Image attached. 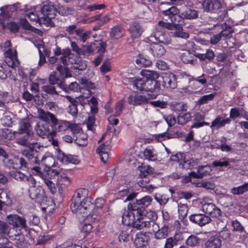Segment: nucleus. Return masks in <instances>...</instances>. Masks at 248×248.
<instances>
[{
	"label": "nucleus",
	"instance_id": "obj_14",
	"mask_svg": "<svg viewBox=\"0 0 248 248\" xmlns=\"http://www.w3.org/2000/svg\"><path fill=\"white\" fill-rule=\"evenodd\" d=\"M149 96H146L137 92H134L130 94L128 98V103L133 106H140L149 103Z\"/></svg>",
	"mask_w": 248,
	"mask_h": 248
},
{
	"label": "nucleus",
	"instance_id": "obj_38",
	"mask_svg": "<svg viewBox=\"0 0 248 248\" xmlns=\"http://www.w3.org/2000/svg\"><path fill=\"white\" fill-rule=\"evenodd\" d=\"M134 232V230L131 228L121 231L119 235V241L126 242L130 240H133Z\"/></svg>",
	"mask_w": 248,
	"mask_h": 248
},
{
	"label": "nucleus",
	"instance_id": "obj_10",
	"mask_svg": "<svg viewBox=\"0 0 248 248\" xmlns=\"http://www.w3.org/2000/svg\"><path fill=\"white\" fill-rule=\"evenodd\" d=\"M9 175L16 181L27 183L28 185H33L35 179L31 174L25 175L20 171L12 170L9 172Z\"/></svg>",
	"mask_w": 248,
	"mask_h": 248
},
{
	"label": "nucleus",
	"instance_id": "obj_52",
	"mask_svg": "<svg viewBox=\"0 0 248 248\" xmlns=\"http://www.w3.org/2000/svg\"><path fill=\"white\" fill-rule=\"evenodd\" d=\"M171 108L175 112H180L187 111V106L183 102L172 103L170 105Z\"/></svg>",
	"mask_w": 248,
	"mask_h": 248
},
{
	"label": "nucleus",
	"instance_id": "obj_9",
	"mask_svg": "<svg viewBox=\"0 0 248 248\" xmlns=\"http://www.w3.org/2000/svg\"><path fill=\"white\" fill-rule=\"evenodd\" d=\"M170 159L171 161L178 162L179 168L182 169L191 170L195 166V161L192 158L186 159V155L183 153H178L174 155H172Z\"/></svg>",
	"mask_w": 248,
	"mask_h": 248
},
{
	"label": "nucleus",
	"instance_id": "obj_39",
	"mask_svg": "<svg viewBox=\"0 0 248 248\" xmlns=\"http://www.w3.org/2000/svg\"><path fill=\"white\" fill-rule=\"evenodd\" d=\"M142 78H136L132 80V84L138 90L145 91L146 87V78L142 76Z\"/></svg>",
	"mask_w": 248,
	"mask_h": 248
},
{
	"label": "nucleus",
	"instance_id": "obj_5",
	"mask_svg": "<svg viewBox=\"0 0 248 248\" xmlns=\"http://www.w3.org/2000/svg\"><path fill=\"white\" fill-rule=\"evenodd\" d=\"M94 206L93 200L88 197L81 201L80 203L70 205L72 212L77 216L86 217L90 215Z\"/></svg>",
	"mask_w": 248,
	"mask_h": 248
},
{
	"label": "nucleus",
	"instance_id": "obj_50",
	"mask_svg": "<svg viewBox=\"0 0 248 248\" xmlns=\"http://www.w3.org/2000/svg\"><path fill=\"white\" fill-rule=\"evenodd\" d=\"M9 230V227L7 223L3 221L0 220V235L1 237H4L3 239L5 240V243L8 241L6 236H9L11 234Z\"/></svg>",
	"mask_w": 248,
	"mask_h": 248
},
{
	"label": "nucleus",
	"instance_id": "obj_26",
	"mask_svg": "<svg viewBox=\"0 0 248 248\" xmlns=\"http://www.w3.org/2000/svg\"><path fill=\"white\" fill-rule=\"evenodd\" d=\"M148 50L154 57L159 58L166 53L165 48L159 44L153 43L148 47Z\"/></svg>",
	"mask_w": 248,
	"mask_h": 248
},
{
	"label": "nucleus",
	"instance_id": "obj_16",
	"mask_svg": "<svg viewBox=\"0 0 248 248\" xmlns=\"http://www.w3.org/2000/svg\"><path fill=\"white\" fill-rule=\"evenodd\" d=\"M152 231L154 233L155 238L160 240L167 237L169 233V226L164 224L159 228L158 225L154 221V224H152Z\"/></svg>",
	"mask_w": 248,
	"mask_h": 248
},
{
	"label": "nucleus",
	"instance_id": "obj_6",
	"mask_svg": "<svg viewBox=\"0 0 248 248\" xmlns=\"http://www.w3.org/2000/svg\"><path fill=\"white\" fill-rule=\"evenodd\" d=\"M180 13L179 9L175 6H172L167 10L162 11L164 16L167 17L164 18L166 20H170L171 23L173 24V27L176 26V25L183 26L184 24V18L182 16V13Z\"/></svg>",
	"mask_w": 248,
	"mask_h": 248
},
{
	"label": "nucleus",
	"instance_id": "obj_57",
	"mask_svg": "<svg viewBox=\"0 0 248 248\" xmlns=\"http://www.w3.org/2000/svg\"><path fill=\"white\" fill-rule=\"evenodd\" d=\"M186 243L189 247L198 246L201 243V239L196 235H191L187 238Z\"/></svg>",
	"mask_w": 248,
	"mask_h": 248
},
{
	"label": "nucleus",
	"instance_id": "obj_19",
	"mask_svg": "<svg viewBox=\"0 0 248 248\" xmlns=\"http://www.w3.org/2000/svg\"><path fill=\"white\" fill-rule=\"evenodd\" d=\"M149 236L146 233L140 232L136 234L134 245L137 248L146 247L148 245Z\"/></svg>",
	"mask_w": 248,
	"mask_h": 248
},
{
	"label": "nucleus",
	"instance_id": "obj_34",
	"mask_svg": "<svg viewBox=\"0 0 248 248\" xmlns=\"http://www.w3.org/2000/svg\"><path fill=\"white\" fill-rule=\"evenodd\" d=\"M173 30L174 31L171 32L172 37L181 38L183 39H187L189 37V33L184 31L182 26L176 25V26L173 27Z\"/></svg>",
	"mask_w": 248,
	"mask_h": 248
},
{
	"label": "nucleus",
	"instance_id": "obj_48",
	"mask_svg": "<svg viewBox=\"0 0 248 248\" xmlns=\"http://www.w3.org/2000/svg\"><path fill=\"white\" fill-rule=\"evenodd\" d=\"M9 237L13 241V244L18 248L23 247L24 244V237L23 234L17 233L14 235H10Z\"/></svg>",
	"mask_w": 248,
	"mask_h": 248
},
{
	"label": "nucleus",
	"instance_id": "obj_49",
	"mask_svg": "<svg viewBox=\"0 0 248 248\" xmlns=\"http://www.w3.org/2000/svg\"><path fill=\"white\" fill-rule=\"evenodd\" d=\"M143 155L146 159L150 161H155L156 159L157 155L153 147L149 146L143 151Z\"/></svg>",
	"mask_w": 248,
	"mask_h": 248
},
{
	"label": "nucleus",
	"instance_id": "obj_64",
	"mask_svg": "<svg viewBox=\"0 0 248 248\" xmlns=\"http://www.w3.org/2000/svg\"><path fill=\"white\" fill-rule=\"evenodd\" d=\"M244 109L238 108H232L230 109V118L234 120L237 118H241L242 116V112Z\"/></svg>",
	"mask_w": 248,
	"mask_h": 248
},
{
	"label": "nucleus",
	"instance_id": "obj_23",
	"mask_svg": "<svg viewBox=\"0 0 248 248\" xmlns=\"http://www.w3.org/2000/svg\"><path fill=\"white\" fill-rule=\"evenodd\" d=\"M118 196L124 200V202L131 201L136 198L138 193L133 191L132 187H127L125 189H123L118 192Z\"/></svg>",
	"mask_w": 248,
	"mask_h": 248
},
{
	"label": "nucleus",
	"instance_id": "obj_36",
	"mask_svg": "<svg viewBox=\"0 0 248 248\" xmlns=\"http://www.w3.org/2000/svg\"><path fill=\"white\" fill-rule=\"evenodd\" d=\"M211 170V167L209 165L199 166L197 172H193V177L196 178H202L204 176L210 175Z\"/></svg>",
	"mask_w": 248,
	"mask_h": 248
},
{
	"label": "nucleus",
	"instance_id": "obj_33",
	"mask_svg": "<svg viewBox=\"0 0 248 248\" xmlns=\"http://www.w3.org/2000/svg\"><path fill=\"white\" fill-rule=\"evenodd\" d=\"M124 33V28L121 24L116 25L113 26L109 32L110 38L118 39L122 37Z\"/></svg>",
	"mask_w": 248,
	"mask_h": 248
},
{
	"label": "nucleus",
	"instance_id": "obj_12",
	"mask_svg": "<svg viewBox=\"0 0 248 248\" xmlns=\"http://www.w3.org/2000/svg\"><path fill=\"white\" fill-rule=\"evenodd\" d=\"M6 221L15 228L26 229L27 225L25 218L16 214H11L7 216Z\"/></svg>",
	"mask_w": 248,
	"mask_h": 248
},
{
	"label": "nucleus",
	"instance_id": "obj_31",
	"mask_svg": "<svg viewBox=\"0 0 248 248\" xmlns=\"http://www.w3.org/2000/svg\"><path fill=\"white\" fill-rule=\"evenodd\" d=\"M235 159L232 158H228L226 157H222L219 160H215L212 163V166L213 167H225L230 168L231 163H234Z\"/></svg>",
	"mask_w": 248,
	"mask_h": 248
},
{
	"label": "nucleus",
	"instance_id": "obj_18",
	"mask_svg": "<svg viewBox=\"0 0 248 248\" xmlns=\"http://www.w3.org/2000/svg\"><path fill=\"white\" fill-rule=\"evenodd\" d=\"M89 190L87 188H81L78 189L71 199L70 205L80 203L81 201L88 198Z\"/></svg>",
	"mask_w": 248,
	"mask_h": 248
},
{
	"label": "nucleus",
	"instance_id": "obj_28",
	"mask_svg": "<svg viewBox=\"0 0 248 248\" xmlns=\"http://www.w3.org/2000/svg\"><path fill=\"white\" fill-rule=\"evenodd\" d=\"M58 158L62 163L66 164L69 163L78 164L79 163V160L78 159L77 156L71 155H65L62 151L59 152Z\"/></svg>",
	"mask_w": 248,
	"mask_h": 248
},
{
	"label": "nucleus",
	"instance_id": "obj_61",
	"mask_svg": "<svg viewBox=\"0 0 248 248\" xmlns=\"http://www.w3.org/2000/svg\"><path fill=\"white\" fill-rule=\"evenodd\" d=\"M64 30L65 32L69 35H73L74 34L77 35V33L79 34L80 32L79 31V28H78L76 24L70 25L65 27L64 28Z\"/></svg>",
	"mask_w": 248,
	"mask_h": 248
},
{
	"label": "nucleus",
	"instance_id": "obj_2",
	"mask_svg": "<svg viewBox=\"0 0 248 248\" xmlns=\"http://www.w3.org/2000/svg\"><path fill=\"white\" fill-rule=\"evenodd\" d=\"M140 74L146 78L145 92H149V99H155L160 93V83L158 80L159 74L154 71L147 70H141Z\"/></svg>",
	"mask_w": 248,
	"mask_h": 248
},
{
	"label": "nucleus",
	"instance_id": "obj_3",
	"mask_svg": "<svg viewBox=\"0 0 248 248\" xmlns=\"http://www.w3.org/2000/svg\"><path fill=\"white\" fill-rule=\"evenodd\" d=\"M122 222L124 224L136 228L137 230H141L144 228H150L154 221L150 220L145 216H140L132 214L124 215L122 216Z\"/></svg>",
	"mask_w": 248,
	"mask_h": 248
},
{
	"label": "nucleus",
	"instance_id": "obj_45",
	"mask_svg": "<svg viewBox=\"0 0 248 248\" xmlns=\"http://www.w3.org/2000/svg\"><path fill=\"white\" fill-rule=\"evenodd\" d=\"M32 133L31 132H27L24 136L17 139V143L22 146H25L30 148L31 144H38L36 142L31 143L30 140H31Z\"/></svg>",
	"mask_w": 248,
	"mask_h": 248
},
{
	"label": "nucleus",
	"instance_id": "obj_17",
	"mask_svg": "<svg viewBox=\"0 0 248 248\" xmlns=\"http://www.w3.org/2000/svg\"><path fill=\"white\" fill-rule=\"evenodd\" d=\"M162 78L164 87L174 89L177 87L176 76L172 73H165Z\"/></svg>",
	"mask_w": 248,
	"mask_h": 248
},
{
	"label": "nucleus",
	"instance_id": "obj_53",
	"mask_svg": "<svg viewBox=\"0 0 248 248\" xmlns=\"http://www.w3.org/2000/svg\"><path fill=\"white\" fill-rule=\"evenodd\" d=\"M79 82L82 86V88L87 90L89 92V94L92 93L90 90L94 89L95 86L94 84L89 79L86 78H82L80 79Z\"/></svg>",
	"mask_w": 248,
	"mask_h": 248
},
{
	"label": "nucleus",
	"instance_id": "obj_43",
	"mask_svg": "<svg viewBox=\"0 0 248 248\" xmlns=\"http://www.w3.org/2000/svg\"><path fill=\"white\" fill-rule=\"evenodd\" d=\"M195 56V55L190 51H185L181 54L180 58L184 63L194 64L196 60Z\"/></svg>",
	"mask_w": 248,
	"mask_h": 248
},
{
	"label": "nucleus",
	"instance_id": "obj_7",
	"mask_svg": "<svg viewBox=\"0 0 248 248\" xmlns=\"http://www.w3.org/2000/svg\"><path fill=\"white\" fill-rule=\"evenodd\" d=\"M36 181L33 185H29V196L36 203H41L46 201L47 197L44 188L40 186H36Z\"/></svg>",
	"mask_w": 248,
	"mask_h": 248
},
{
	"label": "nucleus",
	"instance_id": "obj_41",
	"mask_svg": "<svg viewBox=\"0 0 248 248\" xmlns=\"http://www.w3.org/2000/svg\"><path fill=\"white\" fill-rule=\"evenodd\" d=\"M87 68V64L84 61L81 60L78 61L75 64L71 66L72 71L76 75H81L82 72L85 70Z\"/></svg>",
	"mask_w": 248,
	"mask_h": 248
},
{
	"label": "nucleus",
	"instance_id": "obj_62",
	"mask_svg": "<svg viewBox=\"0 0 248 248\" xmlns=\"http://www.w3.org/2000/svg\"><path fill=\"white\" fill-rule=\"evenodd\" d=\"M153 137L157 141L161 142L163 140L172 138L173 135L169 132H165L158 134H155Z\"/></svg>",
	"mask_w": 248,
	"mask_h": 248
},
{
	"label": "nucleus",
	"instance_id": "obj_4",
	"mask_svg": "<svg viewBox=\"0 0 248 248\" xmlns=\"http://www.w3.org/2000/svg\"><path fill=\"white\" fill-rule=\"evenodd\" d=\"M205 77L207 76L202 74L201 76L198 78H194L192 76L186 74V72H182L176 76L177 85L181 87L187 86L189 84L190 87H192L194 89H196L195 84L200 83L202 85H204L206 84L207 79Z\"/></svg>",
	"mask_w": 248,
	"mask_h": 248
},
{
	"label": "nucleus",
	"instance_id": "obj_44",
	"mask_svg": "<svg viewBox=\"0 0 248 248\" xmlns=\"http://www.w3.org/2000/svg\"><path fill=\"white\" fill-rule=\"evenodd\" d=\"M196 57L200 61L211 62L214 59L215 55L212 49H208L206 50L205 53H198Z\"/></svg>",
	"mask_w": 248,
	"mask_h": 248
},
{
	"label": "nucleus",
	"instance_id": "obj_59",
	"mask_svg": "<svg viewBox=\"0 0 248 248\" xmlns=\"http://www.w3.org/2000/svg\"><path fill=\"white\" fill-rule=\"evenodd\" d=\"M221 27L222 29L220 33L221 36L226 37L232 36V34L233 32V30L231 26L228 25L226 23H224L223 24H221Z\"/></svg>",
	"mask_w": 248,
	"mask_h": 248
},
{
	"label": "nucleus",
	"instance_id": "obj_40",
	"mask_svg": "<svg viewBox=\"0 0 248 248\" xmlns=\"http://www.w3.org/2000/svg\"><path fill=\"white\" fill-rule=\"evenodd\" d=\"M221 241L217 236L210 237L205 243V248H221Z\"/></svg>",
	"mask_w": 248,
	"mask_h": 248
},
{
	"label": "nucleus",
	"instance_id": "obj_54",
	"mask_svg": "<svg viewBox=\"0 0 248 248\" xmlns=\"http://www.w3.org/2000/svg\"><path fill=\"white\" fill-rule=\"evenodd\" d=\"M31 127L30 123L27 121H23L19 123V128L16 132L15 133L19 134H22L24 133H27V132H31L29 128Z\"/></svg>",
	"mask_w": 248,
	"mask_h": 248
},
{
	"label": "nucleus",
	"instance_id": "obj_51",
	"mask_svg": "<svg viewBox=\"0 0 248 248\" xmlns=\"http://www.w3.org/2000/svg\"><path fill=\"white\" fill-rule=\"evenodd\" d=\"M48 81L50 85L57 84L60 88L62 89V87L60 83L64 85V82L62 80V78H61L59 75L56 72L50 75Z\"/></svg>",
	"mask_w": 248,
	"mask_h": 248
},
{
	"label": "nucleus",
	"instance_id": "obj_20",
	"mask_svg": "<svg viewBox=\"0 0 248 248\" xmlns=\"http://www.w3.org/2000/svg\"><path fill=\"white\" fill-rule=\"evenodd\" d=\"M147 213L146 209L142 208V206L138 202V200L133 202H129L128 204V212L126 214L134 213L135 215L145 216Z\"/></svg>",
	"mask_w": 248,
	"mask_h": 248
},
{
	"label": "nucleus",
	"instance_id": "obj_47",
	"mask_svg": "<svg viewBox=\"0 0 248 248\" xmlns=\"http://www.w3.org/2000/svg\"><path fill=\"white\" fill-rule=\"evenodd\" d=\"M136 62L140 67H149L152 64V61L148 57L141 54L138 55Z\"/></svg>",
	"mask_w": 248,
	"mask_h": 248
},
{
	"label": "nucleus",
	"instance_id": "obj_60",
	"mask_svg": "<svg viewBox=\"0 0 248 248\" xmlns=\"http://www.w3.org/2000/svg\"><path fill=\"white\" fill-rule=\"evenodd\" d=\"M79 33L77 34L78 39L82 43H85L89 38L91 34V31H84L83 29L79 28Z\"/></svg>",
	"mask_w": 248,
	"mask_h": 248
},
{
	"label": "nucleus",
	"instance_id": "obj_63",
	"mask_svg": "<svg viewBox=\"0 0 248 248\" xmlns=\"http://www.w3.org/2000/svg\"><path fill=\"white\" fill-rule=\"evenodd\" d=\"M75 141L79 146H85L87 144L88 136L86 134L83 133V131L77 135L76 137Z\"/></svg>",
	"mask_w": 248,
	"mask_h": 248
},
{
	"label": "nucleus",
	"instance_id": "obj_22",
	"mask_svg": "<svg viewBox=\"0 0 248 248\" xmlns=\"http://www.w3.org/2000/svg\"><path fill=\"white\" fill-rule=\"evenodd\" d=\"M143 31V28L139 22L133 21L131 23L129 28V32L132 39H138L140 37Z\"/></svg>",
	"mask_w": 248,
	"mask_h": 248
},
{
	"label": "nucleus",
	"instance_id": "obj_13",
	"mask_svg": "<svg viewBox=\"0 0 248 248\" xmlns=\"http://www.w3.org/2000/svg\"><path fill=\"white\" fill-rule=\"evenodd\" d=\"M202 210L204 214L210 216V217H219L221 216L222 212L215 204L205 202L202 204Z\"/></svg>",
	"mask_w": 248,
	"mask_h": 248
},
{
	"label": "nucleus",
	"instance_id": "obj_29",
	"mask_svg": "<svg viewBox=\"0 0 248 248\" xmlns=\"http://www.w3.org/2000/svg\"><path fill=\"white\" fill-rule=\"evenodd\" d=\"M38 117L45 123H48L49 124L50 122H51V124H56L57 121V118L53 113L49 111H45L42 109L38 110Z\"/></svg>",
	"mask_w": 248,
	"mask_h": 248
},
{
	"label": "nucleus",
	"instance_id": "obj_25",
	"mask_svg": "<svg viewBox=\"0 0 248 248\" xmlns=\"http://www.w3.org/2000/svg\"><path fill=\"white\" fill-rule=\"evenodd\" d=\"M202 5L204 11L209 13H212L215 9H219L222 7L220 1L217 0H204Z\"/></svg>",
	"mask_w": 248,
	"mask_h": 248
},
{
	"label": "nucleus",
	"instance_id": "obj_32",
	"mask_svg": "<svg viewBox=\"0 0 248 248\" xmlns=\"http://www.w3.org/2000/svg\"><path fill=\"white\" fill-rule=\"evenodd\" d=\"M205 115L199 112L195 113L194 116V120L195 121V123L191 125V128H199L204 125H209V123L203 121Z\"/></svg>",
	"mask_w": 248,
	"mask_h": 248
},
{
	"label": "nucleus",
	"instance_id": "obj_11",
	"mask_svg": "<svg viewBox=\"0 0 248 248\" xmlns=\"http://www.w3.org/2000/svg\"><path fill=\"white\" fill-rule=\"evenodd\" d=\"M189 220L201 227L204 226L212 221L211 217L204 213H195L188 217Z\"/></svg>",
	"mask_w": 248,
	"mask_h": 248
},
{
	"label": "nucleus",
	"instance_id": "obj_42",
	"mask_svg": "<svg viewBox=\"0 0 248 248\" xmlns=\"http://www.w3.org/2000/svg\"><path fill=\"white\" fill-rule=\"evenodd\" d=\"M35 130L37 135L43 138L49 135L50 133L49 124L48 123H45L42 125L38 124Z\"/></svg>",
	"mask_w": 248,
	"mask_h": 248
},
{
	"label": "nucleus",
	"instance_id": "obj_35",
	"mask_svg": "<svg viewBox=\"0 0 248 248\" xmlns=\"http://www.w3.org/2000/svg\"><path fill=\"white\" fill-rule=\"evenodd\" d=\"M138 170L140 171L139 176L141 178H150V175L153 173L154 169L150 165L142 164L141 166L138 167Z\"/></svg>",
	"mask_w": 248,
	"mask_h": 248
},
{
	"label": "nucleus",
	"instance_id": "obj_46",
	"mask_svg": "<svg viewBox=\"0 0 248 248\" xmlns=\"http://www.w3.org/2000/svg\"><path fill=\"white\" fill-rule=\"evenodd\" d=\"M192 116L189 111H183L180 112L177 117V123L179 124L184 125L190 121Z\"/></svg>",
	"mask_w": 248,
	"mask_h": 248
},
{
	"label": "nucleus",
	"instance_id": "obj_21",
	"mask_svg": "<svg viewBox=\"0 0 248 248\" xmlns=\"http://www.w3.org/2000/svg\"><path fill=\"white\" fill-rule=\"evenodd\" d=\"M71 183L70 178L64 173H61L57 178V186L59 193L62 194L63 190Z\"/></svg>",
	"mask_w": 248,
	"mask_h": 248
},
{
	"label": "nucleus",
	"instance_id": "obj_27",
	"mask_svg": "<svg viewBox=\"0 0 248 248\" xmlns=\"http://www.w3.org/2000/svg\"><path fill=\"white\" fill-rule=\"evenodd\" d=\"M42 91L45 93H42V101H46L48 99V95L52 96L53 98H55L59 95L58 92L56 91L55 87L52 85H44L42 88Z\"/></svg>",
	"mask_w": 248,
	"mask_h": 248
},
{
	"label": "nucleus",
	"instance_id": "obj_58",
	"mask_svg": "<svg viewBox=\"0 0 248 248\" xmlns=\"http://www.w3.org/2000/svg\"><path fill=\"white\" fill-rule=\"evenodd\" d=\"M248 191V182L237 187H233L231 192L233 195H241Z\"/></svg>",
	"mask_w": 248,
	"mask_h": 248
},
{
	"label": "nucleus",
	"instance_id": "obj_37",
	"mask_svg": "<svg viewBox=\"0 0 248 248\" xmlns=\"http://www.w3.org/2000/svg\"><path fill=\"white\" fill-rule=\"evenodd\" d=\"M182 16L184 19H195L198 17V11L192 7H186V10L182 12Z\"/></svg>",
	"mask_w": 248,
	"mask_h": 248
},
{
	"label": "nucleus",
	"instance_id": "obj_8",
	"mask_svg": "<svg viewBox=\"0 0 248 248\" xmlns=\"http://www.w3.org/2000/svg\"><path fill=\"white\" fill-rule=\"evenodd\" d=\"M61 172L57 169H51V168L47 169L46 172L45 173L43 181L47 186L50 192L54 195L56 192V187L54 183L51 179L54 178L56 176L58 177Z\"/></svg>",
	"mask_w": 248,
	"mask_h": 248
},
{
	"label": "nucleus",
	"instance_id": "obj_24",
	"mask_svg": "<svg viewBox=\"0 0 248 248\" xmlns=\"http://www.w3.org/2000/svg\"><path fill=\"white\" fill-rule=\"evenodd\" d=\"M41 14L42 15L41 18L43 19L44 22L49 23L52 18L55 17L54 10L48 5H44L40 11Z\"/></svg>",
	"mask_w": 248,
	"mask_h": 248
},
{
	"label": "nucleus",
	"instance_id": "obj_15",
	"mask_svg": "<svg viewBox=\"0 0 248 248\" xmlns=\"http://www.w3.org/2000/svg\"><path fill=\"white\" fill-rule=\"evenodd\" d=\"M107 44L102 40H95L87 46L86 51L90 53L104 54L106 50Z\"/></svg>",
	"mask_w": 248,
	"mask_h": 248
},
{
	"label": "nucleus",
	"instance_id": "obj_30",
	"mask_svg": "<svg viewBox=\"0 0 248 248\" xmlns=\"http://www.w3.org/2000/svg\"><path fill=\"white\" fill-rule=\"evenodd\" d=\"M70 122L66 120H58L57 118L56 124H52L51 126L56 132H64L69 129Z\"/></svg>",
	"mask_w": 248,
	"mask_h": 248
},
{
	"label": "nucleus",
	"instance_id": "obj_55",
	"mask_svg": "<svg viewBox=\"0 0 248 248\" xmlns=\"http://www.w3.org/2000/svg\"><path fill=\"white\" fill-rule=\"evenodd\" d=\"M62 87V90L66 92H68L69 91L73 92H78L80 89V85L77 82H71L69 85L66 84L65 83L64 85L60 83Z\"/></svg>",
	"mask_w": 248,
	"mask_h": 248
},
{
	"label": "nucleus",
	"instance_id": "obj_56",
	"mask_svg": "<svg viewBox=\"0 0 248 248\" xmlns=\"http://www.w3.org/2000/svg\"><path fill=\"white\" fill-rule=\"evenodd\" d=\"M54 160L53 158L48 156H45L42 154L40 160V165L45 166L47 169L51 168L54 164Z\"/></svg>",
	"mask_w": 248,
	"mask_h": 248
},
{
	"label": "nucleus",
	"instance_id": "obj_1",
	"mask_svg": "<svg viewBox=\"0 0 248 248\" xmlns=\"http://www.w3.org/2000/svg\"><path fill=\"white\" fill-rule=\"evenodd\" d=\"M42 154L38 144H31L30 148L22 151V156L19 158L21 168H31V165H40Z\"/></svg>",
	"mask_w": 248,
	"mask_h": 248
}]
</instances>
